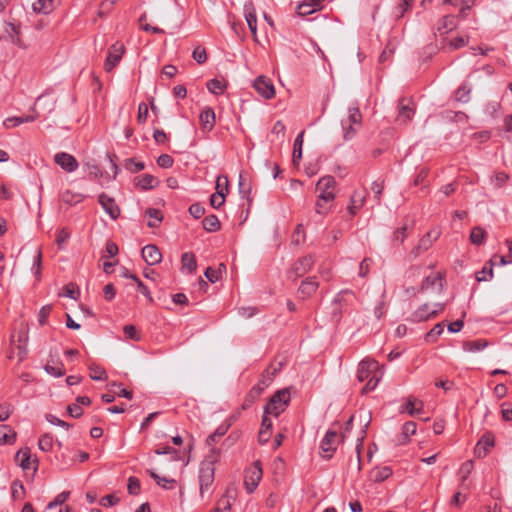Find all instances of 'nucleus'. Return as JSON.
I'll use <instances>...</instances> for the list:
<instances>
[{
	"label": "nucleus",
	"mask_w": 512,
	"mask_h": 512,
	"mask_svg": "<svg viewBox=\"0 0 512 512\" xmlns=\"http://www.w3.org/2000/svg\"><path fill=\"white\" fill-rule=\"evenodd\" d=\"M217 460V455L215 449H211V455L207 456L206 460H204L199 468V490L200 497L202 499L205 498V495L210 493L211 486L214 482V473L215 468L213 466L214 462Z\"/></svg>",
	"instance_id": "1"
},
{
	"label": "nucleus",
	"mask_w": 512,
	"mask_h": 512,
	"mask_svg": "<svg viewBox=\"0 0 512 512\" xmlns=\"http://www.w3.org/2000/svg\"><path fill=\"white\" fill-rule=\"evenodd\" d=\"M290 402V392L288 389L278 390L269 400L264 408V414L278 417Z\"/></svg>",
	"instance_id": "2"
},
{
	"label": "nucleus",
	"mask_w": 512,
	"mask_h": 512,
	"mask_svg": "<svg viewBox=\"0 0 512 512\" xmlns=\"http://www.w3.org/2000/svg\"><path fill=\"white\" fill-rule=\"evenodd\" d=\"M313 265L314 258L312 255L301 257L291 266L290 270L288 271V277L292 280H296L309 272Z\"/></svg>",
	"instance_id": "3"
},
{
	"label": "nucleus",
	"mask_w": 512,
	"mask_h": 512,
	"mask_svg": "<svg viewBox=\"0 0 512 512\" xmlns=\"http://www.w3.org/2000/svg\"><path fill=\"white\" fill-rule=\"evenodd\" d=\"M262 478L260 462L256 461L245 471L244 485L248 493L254 492Z\"/></svg>",
	"instance_id": "4"
},
{
	"label": "nucleus",
	"mask_w": 512,
	"mask_h": 512,
	"mask_svg": "<svg viewBox=\"0 0 512 512\" xmlns=\"http://www.w3.org/2000/svg\"><path fill=\"white\" fill-rule=\"evenodd\" d=\"M335 179L332 176L322 177L316 184V190L319 192L318 198L324 202H332L334 194Z\"/></svg>",
	"instance_id": "5"
},
{
	"label": "nucleus",
	"mask_w": 512,
	"mask_h": 512,
	"mask_svg": "<svg viewBox=\"0 0 512 512\" xmlns=\"http://www.w3.org/2000/svg\"><path fill=\"white\" fill-rule=\"evenodd\" d=\"M338 434L336 430H328L321 440L320 450L323 458L330 459L337 449Z\"/></svg>",
	"instance_id": "6"
},
{
	"label": "nucleus",
	"mask_w": 512,
	"mask_h": 512,
	"mask_svg": "<svg viewBox=\"0 0 512 512\" xmlns=\"http://www.w3.org/2000/svg\"><path fill=\"white\" fill-rule=\"evenodd\" d=\"M271 378L262 376V379L253 386L248 394L246 395L244 402L242 404L243 409H247L252 406V404L261 396L264 389L270 384Z\"/></svg>",
	"instance_id": "7"
},
{
	"label": "nucleus",
	"mask_w": 512,
	"mask_h": 512,
	"mask_svg": "<svg viewBox=\"0 0 512 512\" xmlns=\"http://www.w3.org/2000/svg\"><path fill=\"white\" fill-rule=\"evenodd\" d=\"M444 278L440 272L431 273L426 276L421 285L422 292L441 293L443 290Z\"/></svg>",
	"instance_id": "8"
},
{
	"label": "nucleus",
	"mask_w": 512,
	"mask_h": 512,
	"mask_svg": "<svg viewBox=\"0 0 512 512\" xmlns=\"http://www.w3.org/2000/svg\"><path fill=\"white\" fill-rule=\"evenodd\" d=\"M124 51V45L120 42H116L109 48L108 55L104 64L105 70L107 72H111L114 67L117 66V64L122 59Z\"/></svg>",
	"instance_id": "9"
},
{
	"label": "nucleus",
	"mask_w": 512,
	"mask_h": 512,
	"mask_svg": "<svg viewBox=\"0 0 512 512\" xmlns=\"http://www.w3.org/2000/svg\"><path fill=\"white\" fill-rule=\"evenodd\" d=\"M253 87L265 99H271L275 95V88L270 79L259 76L255 79Z\"/></svg>",
	"instance_id": "10"
},
{
	"label": "nucleus",
	"mask_w": 512,
	"mask_h": 512,
	"mask_svg": "<svg viewBox=\"0 0 512 512\" xmlns=\"http://www.w3.org/2000/svg\"><path fill=\"white\" fill-rule=\"evenodd\" d=\"M54 161L68 173L76 171L79 166L76 158L66 152L56 153L54 156Z\"/></svg>",
	"instance_id": "11"
},
{
	"label": "nucleus",
	"mask_w": 512,
	"mask_h": 512,
	"mask_svg": "<svg viewBox=\"0 0 512 512\" xmlns=\"http://www.w3.org/2000/svg\"><path fill=\"white\" fill-rule=\"evenodd\" d=\"M98 201L104 211L112 218L117 219L120 216V208L117 205L114 198L108 196L105 193H101L98 197Z\"/></svg>",
	"instance_id": "12"
},
{
	"label": "nucleus",
	"mask_w": 512,
	"mask_h": 512,
	"mask_svg": "<svg viewBox=\"0 0 512 512\" xmlns=\"http://www.w3.org/2000/svg\"><path fill=\"white\" fill-rule=\"evenodd\" d=\"M377 362L374 360H362L357 369V379L359 382H364L368 378L375 375Z\"/></svg>",
	"instance_id": "13"
},
{
	"label": "nucleus",
	"mask_w": 512,
	"mask_h": 512,
	"mask_svg": "<svg viewBox=\"0 0 512 512\" xmlns=\"http://www.w3.org/2000/svg\"><path fill=\"white\" fill-rule=\"evenodd\" d=\"M319 283L315 276L303 280L298 288V295L301 299L311 297L318 289Z\"/></svg>",
	"instance_id": "14"
},
{
	"label": "nucleus",
	"mask_w": 512,
	"mask_h": 512,
	"mask_svg": "<svg viewBox=\"0 0 512 512\" xmlns=\"http://www.w3.org/2000/svg\"><path fill=\"white\" fill-rule=\"evenodd\" d=\"M143 260L148 265H156L161 262L162 254L159 248L154 244H148L142 248L141 251Z\"/></svg>",
	"instance_id": "15"
},
{
	"label": "nucleus",
	"mask_w": 512,
	"mask_h": 512,
	"mask_svg": "<svg viewBox=\"0 0 512 512\" xmlns=\"http://www.w3.org/2000/svg\"><path fill=\"white\" fill-rule=\"evenodd\" d=\"M324 0H303L296 7V13L299 16H308L322 9Z\"/></svg>",
	"instance_id": "16"
},
{
	"label": "nucleus",
	"mask_w": 512,
	"mask_h": 512,
	"mask_svg": "<svg viewBox=\"0 0 512 512\" xmlns=\"http://www.w3.org/2000/svg\"><path fill=\"white\" fill-rule=\"evenodd\" d=\"M415 109L413 102L409 99H401L399 101V112L397 121L400 123H407L412 119Z\"/></svg>",
	"instance_id": "17"
},
{
	"label": "nucleus",
	"mask_w": 512,
	"mask_h": 512,
	"mask_svg": "<svg viewBox=\"0 0 512 512\" xmlns=\"http://www.w3.org/2000/svg\"><path fill=\"white\" fill-rule=\"evenodd\" d=\"M438 231H429L427 232L419 241L418 246L411 251L414 257L419 256L422 252L428 250L432 243L438 238Z\"/></svg>",
	"instance_id": "18"
},
{
	"label": "nucleus",
	"mask_w": 512,
	"mask_h": 512,
	"mask_svg": "<svg viewBox=\"0 0 512 512\" xmlns=\"http://www.w3.org/2000/svg\"><path fill=\"white\" fill-rule=\"evenodd\" d=\"M15 460L19 463L23 470H28L32 467V462L35 464L34 470L38 468V460H31V452L28 447L21 448L15 456Z\"/></svg>",
	"instance_id": "19"
},
{
	"label": "nucleus",
	"mask_w": 512,
	"mask_h": 512,
	"mask_svg": "<svg viewBox=\"0 0 512 512\" xmlns=\"http://www.w3.org/2000/svg\"><path fill=\"white\" fill-rule=\"evenodd\" d=\"M494 446V436L491 433L484 434L475 447L477 457H485Z\"/></svg>",
	"instance_id": "20"
},
{
	"label": "nucleus",
	"mask_w": 512,
	"mask_h": 512,
	"mask_svg": "<svg viewBox=\"0 0 512 512\" xmlns=\"http://www.w3.org/2000/svg\"><path fill=\"white\" fill-rule=\"evenodd\" d=\"M244 16L248 24L249 30L255 36L257 32V16L252 1H248L244 4Z\"/></svg>",
	"instance_id": "21"
},
{
	"label": "nucleus",
	"mask_w": 512,
	"mask_h": 512,
	"mask_svg": "<svg viewBox=\"0 0 512 512\" xmlns=\"http://www.w3.org/2000/svg\"><path fill=\"white\" fill-rule=\"evenodd\" d=\"M201 129L203 131H211L215 125V112L212 108L206 107L199 116Z\"/></svg>",
	"instance_id": "22"
},
{
	"label": "nucleus",
	"mask_w": 512,
	"mask_h": 512,
	"mask_svg": "<svg viewBox=\"0 0 512 512\" xmlns=\"http://www.w3.org/2000/svg\"><path fill=\"white\" fill-rule=\"evenodd\" d=\"M39 116H40V113L37 111V109L33 108L32 109V114H29L27 116H22V117H10V118H7L4 121V125L7 128L16 127V126H18V125H20L22 123L33 122L36 119H38Z\"/></svg>",
	"instance_id": "23"
},
{
	"label": "nucleus",
	"mask_w": 512,
	"mask_h": 512,
	"mask_svg": "<svg viewBox=\"0 0 512 512\" xmlns=\"http://www.w3.org/2000/svg\"><path fill=\"white\" fill-rule=\"evenodd\" d=\"M272 421L267 414L262 417L261 428L258 433V441L261 445L266 444L271 436Z\"/></svg>",
	"instance_id": "24"
},
{
	"label": "nucleus",
	"mask_w": 512,
	"mask_h": 512,
	"mask_svg": "<svg viewBox=\"0 0 512 512\" xmlns=\"http://www.w3.org/2000/svg\"><path fill=\"white\" fill-rule=\"evenodd\" d=\"M423 411V402L414 397H409L405 404L401 407L402 413H408L410 416H414Z\"/></svg>",
	"instance_id": "25"
},
{
	"label": "nucleus",
	"mask_w": 512,
	"mask_h": 512,
	"mask_svg": "<svg viewBox=\"0 0 512 512\" xmlns=\"http://www.w3.org/2000/svg\"><path fill=\"white\" fill-rule=\"evenodd\" d=\"M56 100L52 97H48L42 94L36 98L34 108L40 107L45 114H50L55 110Z\"/></svg>",
	"instance_id": "26"
},
{
	"label": "nucleus",
	"mask_w": 512,
	"mask_h": 512,
	"mask_svg": "<svg viewBox=\"0 0 512 512\" xmlns=\"http://www.w3.org/2000/svg\"><path fill=\"white\" fill-rule=\"evenodd\" d=\"M135 185L142 190H150L159 183L158 179L151 174H144L134 179Z\"/></svg>",
	"instance_id": "27"
},
{
	"label": "nucleus",
	"mask_w": 512,
	"mask_h": 512,
	"mask_svg": "<svg viewBox=\"0 0 512 512\" xmlns=\"http://www.w3.org/2000/svg\"><path fill=\"white\" fill-rule=\"evenodd\" d=\"M431 306L427 303L421 305L418 309H416L412 315L411 320L413 322H423L433 317L431 314Z\"/></svg>",
	"instance_id": "28"
},
{
	"label": "nucleus",
	"mask_w": 512,
	"mask_h": 512,
	"mask_svg": "<svg viewBox=\"0 0 512 512\" xmlns=\"http://www.w3.org/2000/svg\"><path fill=\"white\" fill-rule=\"evenodd\" d=\"M365 199V193L355 191L351 196L350 205L348 206L350 214L355 215L357 211L363 206Z\"/></svg>",
	"instance_id": "29"
},
{
	"label": "nucleus",
	"mask_w": 512,
	"mask_h": 512,
	"mask_svg": "<svg viewBox=\"0 0 512 512\" xmlns=\"http://www.w3.org/2000/svg\"><path fill=\"white\" fill-rule=\"evenodd\" d=\"M341 122L355 125L357 127L362 126V114L358 107H350L348 109V117L343 119Z\"/></svg>",
	"instance_id": "30"
},
{
	"label": "nucleus",
	"mask_w": 512,
	"mask_h": 512,
	"mask_svg": "<svg viewBox=\"0 0 512 512\" xmlns=\"http://www.w3.org/2000/svg\"><path fill=\"white\" fill-rule=\"evenodd\" d=\"M181 264L182 269L187 270V272L192 273L197 268L196 259L193 253L185 252L181 256Z\"/></svg>",
	"instance_id": "31"
},
{
	"label": "nucleus",
	"mask_w": 512,
	"mask_h": 512,
	"mask_svg": "<svg viewBox=\"0 0 512 512\" xmlns=\"http://www.w3.org/2000/svg\"><path fill=\"white\" fill-rule=\"evenodd\" d=\"M486 238H487V233L480 226L474 227L471 230V233L469 236L471 243L474 245H478V246L484 244V242L486 241Z\"/></svg>",
	"instance_id": "32"
},
{
	"label": "nucleus",
	"mask_w": 512,
	"mask_h": 512,
	"mask_svg": "<svg viewBox=\"0 0 512 512\" xmlns=\"http://www.w3.org/2000/svg\"><path fill=\"white\" fill-rule=\"evenodd\" d=\"M145 214L146 216H148L150 218V220L148 221L147 225L150 227V228H155V227H158V225L162 222L163 220V215H162V212L159 210V209H156V208H148L146 211H145Z\"/></svg>",
	"instance_id": "33"
},
{
	"label": "nucleus",
	"mask_w": 512,
	"mask_h": 512,
	"mask_svg": "<svg viewBox=\"0 0 512 512\" xmlns=\"http://www.w3.org/2000/svg\"><path fill=\"white\" fill-rule=\"evenodd\" d=\"M16 438V433L8 425H0V445L11 444Z\"/></svg>",
	"instance_id": "34"
},
{
	"label": "nucleus",
	"mask_w": 512,
	"mask_h": 512,
	"mask_svg": "<svg viewBox=\"0 0 512 512\" xmlns=\"http://www.w3.org/2000/svg\"><path fill=\"white\" fill-rule=\"evenodd\" d=\"M147 472L154 479V481L164 489H172L176 483L174 479L161 477L153 470H148Z\"/></svg>",
	"instance_id": "35"
},
{
	"label": "nucleus",
	"mask_w": 512,
	"mask_h": 512,
	"mask_svg": "<svg viewBox=\"0 0 512 512\" xmlns=\"http://www.w3.org/2000/svg\"><path fill=\"white\" fill-rule=\"evenodd\" d=\"M488 343L485 340L477 339L473 341H466L463 343V350L466 352H479L486 348Z\"/></svg>",
	"instance_id": "36"
},
{
	"label": "nucleus",
	"mask_w": 512,
	"mask_h": 512,
	"mask_svg": "<svg viewBox=\"0 0 512 512\" xmlns=\"http://www.w3.org/2000/svg\"><path fill=\"white\" fill-rule=\"evenodd\" d=\"M32 8L36 13L48 14L53 10V0H37Z\"/></svg>",
	"instance_id": "37"
},
{
	"label": "nucleus",
	"mask_w": 512,
	"mask_h": 512,
	"mask_svg": "<svg viewBox=\"0 0 512 512\" xmlns=\"http://www.w3.org/2000/svg\"><path fill=\"white\" fill-rule=\"evenodd\" d=\"M6 32L9 34V37L11 38V41L22 47V42L19 37L20 34V25L15 23H7L6 24Z\"/></svg>",
	"instance_id": "38"
},
{
	"label": "nucleus",
	"mask_w": 512,
	"mask_h": 512,
	"mask_svg": "<svg viewBox=\"0 0 512 512\" xmlns=\"http://www.w3.org/2000/svg\"><path fill=\"white\" fill-rule=\"evenodd\" d=\"M203 228L207 232H215L220 229V221L216 215H208L206 216L203 221Z\"/></svg>",
	"instance_id": "39"
},
{
	"label": "nucleus",
	"mask_w": 512,
	"mask_h": 512,
	"mask_svg": "<svg viewBox=\"0 0 512 512\" xmlns=\"http://www.w3.org/2000/svg\"><path fill=\"white\" fill-rule=\"evenodd\" d=\"M304 131L298 134L293 145V162L298 163L302 158V146H303Z\"/></svg>",
	"instance_id": "40"
},
{
	"label": "nucleus",
	"mask_w": 512,
	"mask_h": 512,
	"mask_svg": "<svg viewBox=\"0 0 512 512\" xmlns=\"http://www.w3.org/2000/svg\"><path fill=\"white\" fill-rule=\"evenodd\" d=\"M90 378L95 381H103L107 379V374L104 368L101 366L91 363L89 365Z\"/></svg>",
	"instance_id": "41"
},
{
	"label": "nucleus",
	"mask_w": 512,
	"mask_h": 512,
	"mask_svg": "<svg viewBox=\"0 0 512 512\" xmlns=\"http://www.w3.org/2000/svg\"><path fill=\"white\" fill-rule=\"evenodd\" d=\"M147 19V15L146 13H143L140 18H139V24H140V28L146 32H151V33H154V34H162L164 33V30L159 28V27H156V26H151L150 24L148 23H145Z\"/></svg>",
	"instance_id": "42"
},
{
	"label": "nucleus",
	"mask_w": 512,
	"mask_h": 512,
	"mask_svg": "<svg viewBox=\"0 0 512 512\" xmlns=\"http://www.w3.org/2000/svg\"><path fill=\"white\" fill-rule=\"evenodd\" d=\"M444 324L437 323L434 327L426 334L425 340L427 342H435L436 339L443 333Z\"/></svg>",
	"instance_id": "43"
},
{
	"label": "nucleus",
	"mask_w": 512,
	"mask_h": 512,
	"mask_svg": "<svg viewBox=\"0 0 512 512\" xmlns=\"http://www.w3.org/2000/svg\"><path fill=\"white\" fill-rule=\"evenodd\" d=\"M341 126L343 129V138L346 141L353 139L358 130L361 128L344 122H341Z\"/></svg>",
	"instance_id": "44"
},
{
	"label": "nucleus",
	"mask_w": 512,
	"mask_h": 512,
	"mask_svg": "<svg viewBox=\"0 0 512 512\" xmlns=\"http://www.w3.org/2000/svg\"><path fill=\"white\" fill-rule=\"evenodd\" d=\"M228 430V426L220 425L213 434L209 435L206 439L208 446H213L217 442V439L225 435Z\"/></svg>",
	"instance_id": "45"
},
{
	"label": "nucleus",
	"mask_w": 512,
	"mask_h": 512,
	"mask_svg": "<svg viewBox=\"0 0 512 512\" xmlns=\"http://www.w3.org/2000/svg\"><path fill=\"white\" fill-rule=\"evenodd\" d=\"M207 89L213 94H221L225 90V85L218 79H211L207 83Z\"/></svg>",
	"instance_id": "46"
},
{
	"label": "nucleus",
	"mask_w": 512,
	"mask_h": 512,
	"mask_svg": "<svg viewBox=\"0 0 512 512\" xmlns=\"http://www.w3.org/2000/svg\"><path fill=\"white\" fill-rule=\"evenodd\" d=\"M38 446L42 451L48 452L53 447V436L51 434H44L40 437Z\"/></svg>",
	"instance_id": "47"
},
{
	"label": "nucleus",
	"mask_w": 512,
	"mask_h": 512,
	"mask_svg": "<svg viewBox=\"0 0 512 512\" xmlns=\"http://www.w3.org/2000/svg\"><path fill=\"white\" fill-rule=\"evenodd\" d=\"M11 495L13 499L22 498L24 495V486L21 481L15 480L11 484Z\"/></svg>",
	"instance_id": "48"
},
{
	"label": "nucleus",
	"mask_w": 512,
	"mask_h": 512,
	"mask_svg": "<svg viewBox=\"0 0 512 512\" xmlns=\"http://www.w3.org/2000/svg\"><path fill=\"white\" fill-rule=\"evenodd\" d=\"M140 489L141 485L139 479L133 476L129 477L127 485L128 493L131 495H138L140 493Z\"/></svg>",
	"instance_id": "49"
},
{
	"label": "nucleus",
	"mask_w": 512,
	"mask_h": 512,
	"mask_svg": "<svg viewBox=\"0 0 512 512\" xmlns=\"http://www.w3.org/2000/svg\"><path fill=\"white\" fill-rule=\"evenodd\" d=\"M125 168L131 173H136L145 168V164L143 162L135 161L134 159H127L125 162Z\"/></svg>",
	"instance_id": "50"
},
{
	"label": "nucleus",
	"mask_w": 512,
	"mask_h": 512,
	"mask_svg": "<svg viewBox=\"0 0 512 512\" xmlns=\"http://www.w3.org/2000/svg\"><path fill=\"white\" fill-rule=\"evenodd\" d=\"M228 185H229V181H228V178L226 176H223V175H220L217 177V180H216V192L215 193H223L224 196L226 195V193L228 192Z\"/></svg>",
	"instance_id": "51"
},
{
	"label": "nucleus",
	"mask_w": 512,
	"mask_h": 512,
	"mask_svg": "<svg viewBox=\"0 0 512 512\" xmlns=\"http://www.w3.org/2000/svg\"><path fill=\"white\" fill-rule=\"evenodd\" d=\"M285 130L286 127L284 123L280 120L275 122L273 128H272V134L277 137L278 140L283 141L285 137Z\"/></svg>",
	"instance_id": "52"
},
{
	"label": "nucleus",
	"mask_w": 512,
	"mask_h": 512,
	"mask_svg": "<svg viewBox=\"0 0 512 512\" xmlns=\"http://www.w3.org/2000/svg\"><path fill=\"white\" fill-rule=\"evenodd\" d=\"M192 57L198 64L205 63L207 60V53L205 48L200 46L196 47L192 53Z\"/></svg>",
	"instance_id": "53"
},
{
	"label": "nucleus",
	"mask_w": 512,
	"mask_h": 512,
	"mask_svg": "<svg viewBox=\"0 0 512 512\" xmlns=\"http://www.w3.org/2000/svg\"><path fill=\"white\" fill-rule=\"evenodd\" d=\"M79 294V289L73 283H70L64 287L61 295L76 300Z\"/></svg>",
	"instance_id": "54"
},
{
	"label": "nucleus",
	"mask_w": 512,
	"mask_h": 512,
	"mask_svg": "<svg viewBox=\"0 0 512 512\" xmlns=\"http://www.w3.org/2000/svg\"><path fill=\"white\" fill-rule=\"evenodd\" d=\"M469 94L470 89H468L465 85H462L457 89L455 97L457 101L466 103L469 101Z\"/></svg>",
	"instance_id": "55"
},
{
	"label": "nucleus",
	"mask_w": 512,
	"mask_h": 512,
	"mask_svg": "<svg viewBox=\"0 0 512 512\" xmlns=\"http://www.w3.org/2000/svg\"><path fill=\"white\" fill-rule=\"evenodd\" d=\"M474 468L472 460H468L461 465L460 474L462 476V482H465Z\"/></svg>",
	"instance_id": "56"
},
{
	"label": "nucleus",
	"mask_w": 512,
	"mask_h": 512,
	"mask_svg": "<svg viewBox=\"0 0 512 512\" xmlns=\"http://www.w3.org/2000/svg\"><path fill=\"white\" fill-rule=\"evenodd\" d=\"M70 492L63 491L60 494H58L53 501H51L47 508L52 509L58 505H62L68 498H69Z\"/></svg>",
	"instance_id": "57"
},
{
	"label": "nucleus",
	"mask_w": 512,
	"mask_h": 512,
	"mask_svg": "<svg viewBox=\"0 0 512 512\" xmlns=\"http://www.w3.org/2000/svg\"><path fill=\"white\" fill-rule=\"evenodd\" d=\"M61 199L63 202L72 205L78 203L81 200V196L70 191H65L62 193Z\"/></svg>",
	"instance_id": "58"
},
{
	"label": "nucleus",
	"mask_w": 512,
	"mask_h": 512,
	"mask_svg": "<svg viewBox=\"0 0 512 512\" xmlns=\"http://www.w3.org/2000/svg\"><path fill=\"white\" fill-rule=\"evenodd\" d=\"M509 175L505 172H498L492 178V183L497 187L501 188L508 181Z\"/></svg>",
	"instance_id": "59"
},
{
	"label": "nucleus",
	"mask_w": 512,
	"mask_h": 512,
	"mask_svg": "<svg viewBox=\"0 0 512 512\" xmlns=\"http://www.w3.org/2000/svg\"><path fill=\"white\" fill-rule=\"evenodd\" d=\"M224 202H225V197H224V194L221 192L213 193L210 197V204L215 209L220 208L224 204Z\"/></svg>",
	"instance_id": "60"
},
{
	"label": "nucleus",
	"mask_w": 512,
	"mask_h": 512,
	"mask_svg": "<svg viewBox=\"0 0 512 512\" xmlns=\"http://www.w3.org/2000/svg\"><path fill=\"white\" fill-rule=\"evenodd\" d=\"M147 118H148V106L142 102L138 106L137 121H138V123L143 124L147 121Z\"/></svg>",
	"instance_id": "61"
},
{
	"label": "nucleus",
	"mask_w": 512,
	"mask_h": 512,
	"mask_svg": "<svg viewBox=\"0 0 512 512\" xmlns=\"http://www.w3.org/2000/svg\"><path fill=\"white\" fill-rule=\"evenodd\" d=\"M120 498L114 494L105 495L100 499V504L104 507H111L117 504Z\"/></svg>",
	"instance_id": "62"
},
{
	"label": "nucleus",
	"mask_w": 512,
	"mask_h": 512,
	"mask_svg": "<svg viewBox=\"0 0 512 512\" xmlns=\"http://www.w3.org/2000/svg\"><path fill=\"white\" fill-rule=\"evenodd\" d=\"M417 430V425L413 421L406 422L402 427V433L406 438H409L410 436L414 435Z\"/></svg>",
	"instance_id": "63"
},
{
	"label": "nucleus",
	"mask_w": 512,
	"mask_h": 512,
	"mask_svg": "<svg viewBox=\"0 0 512 512\" xmlns=\"http://www.w3.org/2000/svg\"><path fill=\"white\" fill-rule=\"evenodd\" d=\"M230 501L228 498L223 497L218 501L217 507L213 510V512H230Z\"/></svg>",
	"instance_id": "64"
}]
</instances>
